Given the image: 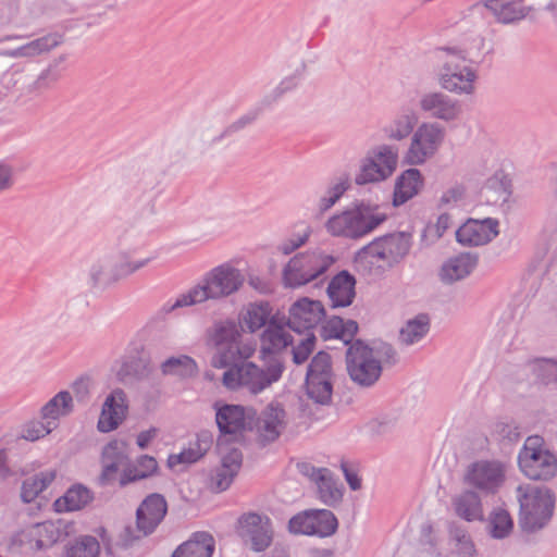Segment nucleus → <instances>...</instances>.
Instances as JSON below:
<instances>
[{
	"label": "nucleus",
	"instance_id": "f8f14e48",
	"mask_svg": "<svg viewBox=\"0 0 557 557\" xmlns=\"http://www.w3.org/2000/svg\"><path fill=\"white\" fill-rule=\"evenodd\" d=\"M507 471L508 465L499 459H479L467 467L463 483L482 495H495L505 484Z\"/></svg>",
	"mask_w": 557,
	"mask_h": 557
},
{
	"label": "nucleus",
	"instance_id": "4468645a",
	"mask_svg": "<svg viewBox=\"0 0 557 557\" xmlns=\"http://www.w3.org/2000/svg\"><path fill=\"white\" fill-rule=\"evenodd\" d=\"M334 258L323 252H309L293 257L283 270L286 287H299L322 275L333 263Z\"/></svg>",
	"mask_w": 557,
	"mask_h": 557
},
{
	"label": "nucleus",
	"instance_id": "9d476101",
	"mask_svg": "<svg viewBox=\"0 0 557 557\" xmlns=\"http://www.w3.org/2000/svg\"><path fill=\"white\" fill-rule=\"evenodd\" d=\"M335 380L331 356L319 351L307 368L305 389L308 400L317 406L331 405Z\"/></svg>",
	"mask_w": 557,
	"mask_h": 557
},
{
	"label": "nucleus",
	"instance_id": "f257e3e1",
	"mask_svg": "<svg viewBox=\"0 0 557 557\" xmlns=\"http://www.w3.org/2000/svg\"><path fill=\"white\" fill-rule=\"evenodd\" d=\"M345 360L351 381L361 387H371L381 377L384 366L398 362V355L391 344L369 346L363 341L356 339L347 347Z\"/></svg>",
	"mask_w": 557,
	"mask_h": 557
},
{
	"label": "nucleus",
	"instance_id": "a19ab883",
	"mask_svg": "<svg viewBox=\"0 0 557 557\" xmlns=\"http://www.w3.org/2000/svg\"><path fill=\"white\" fill-rule=\"evenodd\" d=\"M163 375H173L178 377H191L197 374L198 368L196 361L186 355L170 357L161 363Z\"/></svg>",
	"mask_w": 557,
	"mask_h": 557
},
{
	"label": "nucleus",
	"instance_id": "603ef678",
	"mask_svg": "<svg viewBox=\"0 0 557 557\" xmlns=\"http://www.w3.org/2000/svg\"><path fill=\"white\" fill-rule=\"evenodd\" d=\"M225 442L226 440L223 437H219L218 440V449L221 455V466H223L225 469L238 472L243 462V454L236 447H228Z\"/></svg>",
	"mask_w": 557,
	"mask_h": 557
},
{
	"label": "nucleus",
	"instance_id": "49530a36",
	"mask_svg": "<svg viewBox=\"0 0 557 557\" xmlns=\"http://www.w3.org/2000/svg\"><path fill=\"white\" fill-rule=\"evenodd\" d=\"M490 534L493 539L507 537L512 529L513 521L509 512L504 508H495L488 517Z\"/></svg>",
	"mask_w": 557,
	"mask_h": 557
},
{
	"label": "nucleus",
	"instance_id": "09e8293b",
	"mask_svg": "<svg viewBox=\"0 0 557 557\" xmlns=\"http://www.w3.org/2000/svg\"><path fill=\"white\" fill-rule=\"evenodd\" d=\"M100 544L90 535L81 536L65 549L63 557H98Z\"/></svg>",
	"mask_w": 557,
	"mask_h": 557
},
{
	"label": "nucleus",
	"instance_id": "c9c22d12",
	"mask_svg": "<svg viewBox=\"0 0 557 557\" xmlns=\"http://www.w3.org/2000/svg\"><path fill=\"white\" fill-rule=\"evenodd\" d=\"M214 550V540L207 532H197L193 539L183 543L172 557H211Z\"/></svg>",
	"mask_w": 557,
	"mask_h": 557
},
{
	"label": "nucleus",
	"instance_id": "5fc2aeb1",
	"mask_svg": "<svg viewBox=\"0 0 557 557\" xmlns=\"http://www.w3.org/2000/svg\"><path fill=\"white\" fill-rule=\"evenodd\" d=\"M33 527L37 533V540L41 542L38 543L40 550L52 546L61 537L60 529L52 522L38 523Z\"/></svg>",
	"mask_w": 557,
	"mask_h": 557
},
{
	"label": "nucleus",
	"instance_id": "6ab92c4d",
	"mask_svg": "<svg viewBox=\"0 0 557 557\" xmlns=\"http://www.w3.org/2000/svg\"><path fill=\"white\" fill-rule=\"evenodd\" d=\"M325 311L321 301L302 298L294 302L289 309L287 326L298 334L306 335L324 318Z\"/></svg>",
	"mask_w": 557,
	"mask_h": 557
},
{
	"label": "nucleus",
	"instance_id": "e2e57ef3",
	"mask_svg": "<svg viewBox=\"0 0 557 557\" xmlns=\"http://www.w3.org/2000/svg\"><path fill=\"white\" fill-rule=\"evenodd\" d=\"M42 487L39 485L35 475L26 479L22 484L21 497L24 503L33 502L41 492Z\"/></svg>",
	"mask_w": 557,
	"mask_h": 557
},
{
	"label": "nucleus",
	"instance_id": "c756f323",
	"mask_svg": "<svg viewBox=\"0 0 557 557\" xmlns=\"http://www.w3.org/2000/svg\"><path fill=\"white\" fill-rule=\"evenodd\" d=\"M356 280L347 271H342L335 275L327 286V296L333 308L348 307L351 305L356 292Z\"/></svg>",
	"mask_w": 557,
	"mask_h": 557
},
{
	"label": "nucleus",
	"instance_id": "864d4df0",
	"mask_svg": "<svg viewBox=\"0 0 557 557\" xmlns=\"http://www.w3.org/2000/svg\"><path fill=\"white\" fill-rule=\"evenodd\" d=\"M299 84V78L296 75L283 78L280 84L271 91L265 94L261 99L263 107H271L277 102L286 92L294 90Z\"/></svg>",
	"mask_w": 557,
	"mask_h": 557
},
{
	"label": "nucleus",
	"instance_id": "6e6d98bb",
	"mask_svg": "<svg viewBox=\"0 0 557 557\" xmlns=\"http://www.w3.org/2000/svg\"><path fill=\"white\" fill-rule=\"evenodd\" d=\"M419 542L428 554L435 557H442V552L438 548V534L430 523L421 525Z\"/></svg>",
	"mask_w": 557,
	"mask_h": 557
},
{
	"label": "nucleus",
	"instance_id": "3c124183",
	"mask_svg": "<svg viewBox=\"0 0 557 557\" xmlns=\"http://www.w3.org/2000/svg\"><path fill=\"white\" fill-rule=\"evenodd\" d=\"M208 448L209 443L207 441L198 440L196 443L191 444L187 449L182 450L180 454L171 455L168 459V465L170 468H173L178 463L196 462L205 455Z\"/></svg>",
	"mask_w": 557,
	"mask_h": 557
},
{
	"label": "nucleus",
	"instance_id": "774afa93",
	"mask_svg": "<svg viewBox=\"0 0 557 557\" xmlns=\"http://www.w3.org/2000/svg\"><path fill=\"white\" fill-rule=\"evenodd\" d=\"M136 474H140L138 465L131 463L129 458H127V466H125L124 471L119 476V485L124 487L132 482L138 481L139 479H132Z\"/></svg>",
	"mask_w": 557,
	"mask_h": 557
},
{
	"label": "nucleus",
	"instance_id": "0eeeda50",
	"mask_svg": "<svg viewBox=\"0 0 557 557\" xmlns=\"http://www.w3.org/2000/svg\"><path fill=\"white\" fill-rule=\"evenodd\" d=\"M445 51L446 58L436 73L438 85L444 90L458 96L474 94L478 74L474 69L466 64L467 55L456 48H447Z\"/></svg>",
	"mask_w": 557,
	"mask_h": 557
},
{
	"label": "nucleus",
	"instance_id": "de8ad7c7",
	"mask_svg": "<svg viewBox=\"0 0 557 557\" xmlns=\"http://www.w3.org/2000/svg\"><path fill=\"white\" fill-rule=\"evenodd\" d=\"M349 188V178L343 176L332 182L323 196L318 201V209L321 214L330 210Z\"/></svg>",
	"mask_w": 557,
	"mask_h": 557
},
{
	"label": "nucleus",
	"instance_id": "ea45409f",
	"mask_svg": "<svg viewBox=\"0 0 557 557\" xmlns=\"http://www.w3.org/2000/svg\"><path fill=\"white\" fill-rule=\"evenodd\" d=\"M90 491L81 485H73L66 493L55 500L54 506L58 511H74L85 507L91 500Z\"/></svg>",
	"mask_w": 557,
	"mask_h": 557
},
{
	"label": "nucleus",
	"instance_id": "7ed1b4c3",
	"mask_svg": "<svg viewBox=\"0 0 557 557\" xmlns=\"http://www.w3.org/2000/svg\"><path fill=\"white\" fill-rule=\"evenodd\" d=\"M411 244V235L405 232L376 237L356 252L355 263L364 272L379 273L398 264L409 253Z\"/></svg>",
	"mask_w": 557,
	"mask_h": 557
},
{
	"label": "nucleus",
	"instance_id": "37998d69",
	"mask_svg": "<svg viewBox=\"0 0 557 557\" xmlns=\"http://www.w3.org/2000/svg\"><path fill=\"white\" fill-rule=\"evenodd\" d=\"M271 308L268 302L250 304L243 317V322L250 332H256L270 322Z\"/></svg>",
	"mask_w": 557,
	"mask_h": 557
},
{
	"label": "nucleus",
	"instance_id": "72a5a7b5",
	"mask_svg": "<svg viewBox=\"0 0 557 557\" xmlns=\"http://www.w3.org/2000/svg\"><path fill=\"white\" fill-rule=\"evenodd\" d=\"M423 185L421 172L418 169L406 170L396 181L394 205L399 206L416 196Z\"/></svg>",
	"mask_w": 557,
	"mask_h": 557
},
{
	"label": "nucleus",
	"instance_id": "423d86ee",
	"mask_svg": "<svg viewBox=\"0 0 557 557\" xmlns=\"http://www.w3.org/2000/svg\"><path fill=\"white\" fill-rule=\"evenodd\" d=\"M520 505L519 524L523 531L534 532L550 520L555 507L554 493L546 487L519 485L516 490Z\"/></svg>",
	"mask_w": 557,
	"mask_h": 557
},
{
	"label": "nucleus",
	"instance_id": "dca6fc26",
	"mask_svg": "<svg viewBox=\"0 0 557 557\" xmlns=\"http://www.w3.org/2000/svg\"><path fill=\"white\" fill-rule=\"evenodd\" d=\"M66 55L62 54L53 60H51L47 67H45L35 79L26 83L22 82V79L26 76L24 71H14L12 76L15 77L14 85L17 87V90L21 95L26 96H38L48 89L52 88V86L61 78L62 76V64L65 62Z\"/></svg>",
	"mask_w": 557,
	"mask_h": 557
},
{
	"label": "nucleus",
	"instance_id": "b1692460",
	"mask_svg": "<svg viewBox=\"0 0 557 557\" xmlns=\"http://www.w3.org/2000/svg\"><path fill=\"white\" fill-rule=\"evenodd\" d=\"M287 425V413L282 404L271 401L255 420L258 435L263 443L274 442Z\"/></svg>",
	"mask_w": 557,
	"mask_h": 557
},
{
	"label": "nucleus",
	"instance_id": "4d7b16f0",
	"mask_svg": "<svg viewBox=\"0 0 557 557\" xmlns=\"http://www.w3.org/2000/svg\"><path fill=\"white\" fill-rule=\"evenodd\" d=\"M150 261L151 258L131 260L127 256L121 253L119 260L115 261L117 280L137 272L138 270L146 267Z\"/></svg>",
	"mask_w": 557,
	"mask_h": 557
},
{
	"label": "nucleus",
	"instance_id": "6e6552de",
	"mask_svg": "<svg viewBox=\"0 0 557 557\" xmlns=\"http://www.w3.org/2000/svg\"><path fill=\"white\" fill-rule=\"evenodd\" d=\"M314 345L315 336L313 333L305 335L296 344L285 326L277 323L275 318H271L261 335V352L263 355H278L292 346L290 354L296 364L307 361L314 349Z\"/></svg>",
	"mask_w": 557,
	"mask_h": 557
},
{
	"label": "nucleus",
	"instance_id": "8fccbe9b",
	"mask_svg": "<svg viewBox=\"0 0 557 557\" xmlns=\"http://www.w3.org/2000/svg\"><path fill=\"white\" fill-rule=\"evenodd\" d=\"M149 373L150 368L147 362L138 358H131L122 363L117 375L124 383H129L134 380H143Z\"/></svg>",
	"mask_w": 557,
	"mask_h": 557
},
{
	"label": "nucleus",
	"instance_id": "7c9ffc66",
	"mask_svg": "<svg viewBox=\"0 0 557 557\" xmlns=\"http://www.w3.org/2000/svg\"><path fill=\"white\" fill-rule=\"evenodd\" d=\"M255 351L256 345L252 342H244L239 338L230 348L218 351L212 357L211 364L214 368L223 369L233 364H239L237 361L247 362L246 360L252 357Z\"/></svg>",
	"mask_w": 557,
	"mask_h": 557
},
{
	"label": "nucleus",
	"instance_id": "a211bd4d",
	"mask_svg": "<svg viewBox=\"0 0 557 557\" xmlns=\"http://www.w3.org/2000/svg\"><path fill=\"white\" fill-rule=\"evenodd\" d=\"M299 472L309 478L318 488V495L327 506H336L343 498L342 485L337 483L333 472L327 468H317L308 462L298 463Z\"/></svg>",
	"mask_w": 557,
	"mask_h": 557
},
{
	"label": "nucleus",
	"instance_id": "aec40b11",
	"mask_svg": "<svg viewBox=\"0 0 557 557\" xmlns=\"http://www.w3.org/2000/svg\"><path fill=\"white\" fill-rule=\"evenodd\" d=\"M239 524L240 535L250 542L252 550L263 552L271 545L273 529L267 516L250 512L239 519Z\"/></svg>",
	"mask_w": 557,
	"mask_h": 557
},
{
	"label": "nucleus",
	"instance_id": "2f4dec72",
	"mask_svg": "<svg viewBox=\"0 0 557 557\" xmlns=\"http://www.w3.org/2000/svg\"><path fill=\"white\" fill-rule=\"evenodd\" d=\"M419 122L418 113L412 108H404L392 120V122L383 128L388 139L400 141L406 139Z\"/></svg>",
	"mask_w": 557,
	"mask_h": 557
},
{
	"label": "nucleus",
	"instance_id": "20e7f679",
	"mask_svg": "<svg viewBox=\"0 0 557 557\" xmlns=\"http://www.w3.org/2000/svg\"><path fill=\"white\" fill-rule=\"evenodd\" d=\"M386 220L377 207L360 202L334 214L325 223L326 231L336 237L359 239L373 232Z\"/></svg>",
	"mask_w": 557,
	"mask_h": 557
},
{
	"label": "nucleus",
	"instance_id": "052dcab7",
	"mask_svg": "<svg viewBox=\"0 0 557 557\" xmlns=\"http://www.w3.org/2000/svg\"><path fill=\"white\" fill-rule=\"evenodd\" d=\"M55 428H57V423H53V421L45 420V422H41V421L30 422L23 430L22 436H23V438L33 442V441L39 440L40 437L48 435Z\"/></svg>",
	"mask_w": 557,
	"mask_h": 557
},
{
	"label": "nucleus",
	"instance_id": "0e129e2a",
	"mask_svg": "<svg viewBox=\"0 0 557 557\" xmlns=\"http://www.w3.org/2000/svg\"><path fill=\"white\" fill-rule=\"evenodd\" d=\"M137 465L139 467L140 474H136L132 479H146L152 475L158 469L157 460L148 455L140 456L137 460Z\"/></svg>",
	"mask_w": 557,
	"mask_h": 557
},
{
	"label": "nucleus",
	"instance_id": "bb28decb",
	"mask_svg": "<svg viewBox=\"0 0 557 557\" xmlns=\"http://www.w3.org/2000/svg\"><path fill=\"white\" fill-rule=\"evenodd\" d=\"M478 264V255L461 252L447 259L438 272L440 281L443 284L451 285L468 277Z\"/></svg>",
	"mask_w": 557,
	"mask_h": 557
},
{
	"label": "nucleus",
	"instance_id": "cd10ccee",
	"mask_svg": "<svg viewBox=\"0 0 557 557\" xmlns=\"http://www.w3.org/2000/svg\"><path fill=\"white\" fill-rule=\"evenodd\" d=\"M481 495L482 494L471 487L454 495L451 497L454 513L467 522L483 521L484 510Z\"/></svg>",
	"mask_w": 557,
	"mask_h": 557
},
{
	"label": "nucleus",
	"instance_id": "1a4fd4ad",
	"mask_svg": "<svg viewBox=\"0 0 557 557\" xmlns=\"http://www.w3.org/2000/svg\"><path fill=\"white\" fill-rule=\"evenodd\" d=\"M522 473L535 481H547L557 473V457L544 447L541 436H529L518 455Z\"/></svg>",
	"mask_w": 557,
	"mask_h": 557
},
{
	"label": "nucleus",
	"instance_id": "393cba45",
	"mask_svg": "<svg viewBox=\"0 0 557 557\" xmlns=\"http://www.w3.org/2000/svg\"><path fill=\"white\" fill-rule=\"evenodd\" d=\"M498 233V221L495 219H469L456 231V239L466 246H483L492 242Z\"/></svg>",
	"mask_w": 557,
	"mask_h": 557
},
{
	"label": "nucleus",
	"instance_id": "9b49d317",
	"mask_svg": "<svg viewBox=\"0 0 557 557\" xmlns=\"http://www.w3.org/2000/svg\"><path fill=\"white\" fill-rule=\"evenodd\" d=\"M398 148L381 144L372 147L360 160L359 172L355 176L357 185L379 183L387 180L396 171Z\"/></svg>",
	"mask_w": 557,
	"mask_h": 557
},
{
	"label": "nucleus",
	"instance_id": "a878e982",
	"mask_svg": "<svg viewBox=\"0 0 557 557\" xmlns=\"http://www.w3.org/2000/svg\"><path fill=\"white\" fill-rule=\"evenodd\" d=\"M127 410L126 394L116 388L106 398L98 420V430L103 433L115 430L123 421Z\"/></svg>",
	"mask_w": 557,
	"mask_h": 557
},
{
	"label": "nucleus",
	"instance_id": "412c9836",
	"mask_svg": "<svg viewBox=\"0 0 557 557\" xmlns=\"http://www.w3.org/2000/svg\"><path fill=\"white\" fill-rule=\"evenodd\" d=\"M168 511V504L161 494L148 495L136 510V527L141 536L152 534L162 522Z\"/></svg>",
	"mask_w": 557,
	"mask_h": 557
},
{
	"label": "nucleus",
	"instance_id": "bf43d9fd",
	"mask_svg": "<svg viewBox=\"0 0 557 557\" xmlns=\"http://www.w3.org/2000/svg\"><path fill=\"white\" fill-rule=\"evenodd\" d=\"M311 509L299 512L290 518L288 530L293 534L312 535Z\"/></svg>",
	"mask_w": 557,
	"mask_h": 557
},
{
	"label": "nucleus",
	"instance_id": "4be33fe9",
	"mask_svg": "<svg viewBox=\"0 0 557 557\" xmlns=\"http://www.w3.org/2000/svg\"><path fill=\"white\" fill-rule=\"evenodd\" d=\"M127 446L122 441H111L108 443L101 454L102 471L99 475V484L102 486L119 482V472L124 471L127 466Z\"/></svg>",
	"mask_w": 557,
	"mask_h": 557
},
{
	"label": "nucleus",
	"instance_id": "69168bd1",
	"mask_svg": "<svg viewBox=\"0 0 557 557\" xmlns=\"http://www.w3.org/2000/svg\"><path fill=\"white\" fill-rule=\"evenodd\" d=\"M72 389L74 396L78 403H86L89 398L90 394V381L87 377L77 379L73 385Z\"/></svg>",
	"mask_w": 557,
	"mask_h": 557
},
{
	"label": "nucleus",
	"instance_id": "473e14b6",
	"mask_svg": "<svg viewBox=\"0 0 557 557\" xmlns=\"http://www.w3.org/2000/svg\"><path fill=\"white\" fill-rule=\"evenodd\" d=\"M358 332V323L354 320L344 321L339 317L327 319L320 329V336L324 339H341L346 346L354 341V336Z\"/></svg>",
	"mask_w": 557,
	"mask_h": 557
},
{
	"label": "nucleus",
	"instance_id": "f3484780",
	"mask_svg": "<svg viewBox=\"0 0 557 557\" xmlns=\"http://www.w3.org/2000/svg\"><path fill=\"white\" fill-rule=\"evenodd\" d=\"M420 110L428 116L446 123L458 121L462 114L459 100L443 91H429L419 99Z\"/></svg>",
	"mask_w": 557,
	"mask_h": 557
},
{
	"label": "nucleus",
	"instance_id": "ddd939ff",
	"mask_svg": "<svg viewBox=\"0 0 557 557\" xmlns=\"http://www.w3.org/2000/svg\"><path fill=\"white\" fill-rule=\"evenodd\" d=\"M446 131L437 122H423L413 132L404 161L409 165H422L435 157L444 144Z\"/></svg>",
	"mask_w": 557,
	"mask_h": 557
},
{
	"label": "nucleus",
	"instance_id": "a18cd8bd",
	"mask_svg": "<svg viewBox=\"0 0 557 557\" xmlns=\"http://www.w3.org/2000/svg\"><path fill=\"white\" fill-rule=\"evenodd\" d=\"M312 535L326 537L334 534L338 522L335 515L327 509H311Z\"/></svg>",
	"mask_w": 557,
	"mask_h": 557
},
{
	"label": "nucleus",
	"instance_id": "39448f33",
	"mask_svg": "<svg viewBox=\"0 0 557 557\" xmlns=\"http://www.w3.org/2000/svg\"><path fill=\"white\" fill-rule=\"evenodd\" d=\"M284 371V364L278 358L269 361L267 369L253 362H240L230 367L222 376L223 385L231 391L245 389L257 395L277 382Z\"/></svg>",
	"mask_w": 557,
	"mask_h": 557
},
{
	"label": "nucleus",
	"instance_id": "f03ea898",
	"mask_svg": "<svg viewBox=\"0 0 557 557\" xmlns=\"http://www.w3.org/2000/svg\"><path fill=\"white\" fill-rule=\"evenodd\" d=\"M242 272L228 263L218 265L202 277L201 282L187 293L180 295L173 304L163 307L165 312L177 308L202 304L207 300H221L237 293L244 285Z\"/></svg>",
	"mask_w": 557,
	"mask_h": 557
},
{
	"label": "nucleus",
	"instance_id": "f704fd0d",
	"mask_svg": "<svg viewBox=\"0 0 557 557\" xmlns=\"http://www.w3.org/2000/svg\"><path fill=\"white\" fill-rule=\"evenodd\" d=\"M448 540L455 557H478L475 544L468 530L461 524L456 522L449 524Z\"/></svg>",
	"mask_w": 557,
	"mask_h": 557
},
{
	"label": "nucleus",
	"instance_id": "680f3d73",
	"mask_svg": "<svg viewBox=\"0 0 557 557\" xmlns=\"http://www.w3.org/2000/svg\"><path fill=\"white\" fill-rule=\"evenodd\" d=\"M237 473L238 472L233 470L225 469L223 466L218 467L211 478L212 488L216 492L227 490Z\"/></svg>",
	"mask_w": 557,
	"mask_h": 557
},
{
	"label": "nucleus",
	"instance_id": "58836bf2",
	"mask_svg": "<svg viewBox=\"0 0 557 557\" xmlns=\"http://www.w3.org/2000/svg\"><path fill=\"white\" fill-rule=\"evenodd\" d=\"M430 331V318L428 314H418L410 319L400 329L399 341L403 345L410 346L419 343Z\"/></svg>",
	"mask_w": 557,
	"mask_h": 557
},
{
	"label": "nucleus",
	"instance_id": "5701e85b",
	"mask_svg": "<svg viewBox=\"0 0 557 557\" xmlns=\"http://www.w3.org/2000/svg\"><path fill=\"white\" fill-rule=\"evenodd\" d=\"M524 0H483L474 3L470 11L472 13H481L486 9L491 11L498 23L512 24L528 16L531 7L522 4Z\"/></svg>",
	"mask_w": 557,
	"mask_h": 557
},
{
	"label": "nucleus",
	"instance_id": "e433bc0d",
	"mask_svg": "<svg viewBox=\"0 0 557 557\" xmlns=\"http://www.w3.org/2000/svg\"><path fill=\"white\" fill-rule=\"evenodd\" d=\"M209 341L218 348V351L230 348L242 338V327L232 320L220 321L208 331Z\"/></svg>",
	"mask_w": 557,
	"mask_h": 557
},
{
	"label": "nucleus",
	"instance_id": "338daca9",
	"mask_svg": "<svg viewBox=\"0 0 557 557\" xmlns=\"http://www.w3.org/2000/svg\"><path fill=\"white\" fill-rule=\"evenodd\" d=\"M341 468L343 470L346 482L352 491L361 488V479L358 472L348 463L342 462Z\"/></svg>",
	"mask_w": 557,
	"mask_h": 557
},
{
	"label": "nucleus",
	"instance_id": "13d9d810",
	"mask_svg": "<svg viewBox=\"0 0 557 557\" xmlns=\"http://www.w3.org/2000/svg\"><path fill=\"white\" fill-rule=\"evenodd\" d=\"M493 435L498 441L513 443L521 436L520 426L515 421H499L493 428Z\"/></svg>",
	"mask_w": 557,
	"mask_h": 557
},
{
	"label": "nucleus",
	"instance_id": "c85d7f7f",
	"mask_svg": "<svg viewBox=\"0 0 557 557\" xmlns=\"http://www.w3.org/2000/svg\"><path fill=\"white\" fill-rule=\"evenodd\" d=\"M63 42L62 35L50 33L42 37L30 40L17 48L9 49L0 52V55L12 59H33L41 54L50 52Z\"/></svg>",
	"mask_w": 557,
	"mask_h": 557
},
{
	"label": "nucleus",
	"instance_id": "2eb2a0df",
	"mask_svg": "<svg viewBox=\"0 0 557 557\" xmlns=\"http://www.w3.org/2000/svg\"><path fill=\"white\" fill-rule=\"evenodd\" d=\"M257 411L240 405H223L216 408L215 421L224 440L226 435L237 436L252 430Z\"/></svg>",
	"mask_w": 557,
	"mask_h": 557
},
{
	"label": "nucleus",
	"instance_id": "79ce46f5",
	"mask_svg": "<svg viewBox=\"0 0 557 557\" xmlns=\"http://www.w3.org/2000/svg\"><path fill=\"white\" fill-rule=\"evenodd\" d=\"M89 276L94 285L109 284L117 281L115 261L109 255L99 257L89 268Z\"/></svg>",
	"mask_w": 557,
	"mask_h": 557
},
{
	"label": "nucleus",
	"instance_id": "c03bdc74",
	"mask_svg": "<svg viewBox=\"0 0 557 557\" xmlns=\"http://www.w3.org/2000/svg\"><path fill=\"white\" fill-rule=\"evenodd\" d=\"M36 536L37 533L35 532L33 525L18 531L11 536L9 549L16 554H30L40 550L38 543L41 542L40 540L38 541Z\"/></svg>",
	"mask_w": 557,
	"mask_h": 557
},
{
	"label": "nucleus",
	"instance_id": "4c0bfd02",
	"mask_svg": "<svg viewBox=\"0 0 557 557\" xmlns=\"http://www.w3.org/2000/svg\"><path fill=\"white\" fill-rule=\"evenodd\" d=\"M73 407L71 393L61 391L41 408V418L57 423L59 418L69 416L73 411Z\"/></svg>",
	"mask_w": 557,
	"mask_h": 557
}]
</instances>
